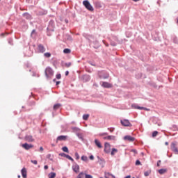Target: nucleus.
I'll use <instances>...</instances> for the list:
<instances>
[{"instance_id":"obj_43","label":"nucleus","mask_w":178,"mask_h":178,"mask_svg":"<svg viewBox=\"0 0 178 178\" xmlns=\"http://www.w3.org/2000/svg\"><path fill=\"white\" fill-rule=\"evenodd\" d=\"M44 56H45V58H51V53L49 52L44 53Z\"/></svg>"},{"instance_id":"obj_26","label":"nucleus","mask_w":178,"mask_h":178,"mask_svg":"<svg viewBox=\"0 0 178 178\" xmlns=\"http://www.w3.org/2000/svg\"><path fill=\"white\" fill-rule=\"evenodd\" d=\"M60 106H62V104L60 103H57L54 105L53 109H54V111H58V109H59V108H60Z\"/></svg>"},{"instance_id":"obj_27","label":"nucleus","mask_w":178,"mask_h":178,"mask_svg":"<svg viewBox=\"0 0 178 178\" xmlns=\"http://www.w3.org/2000/svg\"><path fill=\"white\" fill-rule=\"evenodd\" d=\"M146 70H147V72H153L154 71V67L151 66V65H147Z\"/></svg>"},{"instance_id":"obj_19","label":"nucleus","mask_w":178,"mask_h":178,"mask_svg":"<svg viewBox=\"0 0 178 178\" xmlns=\"http://www.w3.org/2000/svg\"><path fill=\"white\" fill-rule=\"evenodd\" d=\"M131 108L133 109H139L140 111H144V107L138 106L137 104H131Z\"/></svg>"},{"instance_id":"obj_46","label":"nucleus","mask_w":178,"mask_h":178,"mask_svg":"<svg viewBox=\"0 0 178 178\" xmlns=\"http://www.w3.org/2000/svg\"><path fill=\"white\" fill-rule=\"evenodd\" d=\"M56 78L57 79V80H60L62 79V74H57L56 75Z\"/></svg>"},{"instance_id":"obj_52","label":"nucleus","mask_w":178,"mask_h":178,"mask_svg":"<svg viewBox=\"0 0 178 178\" xmlns=\"http://www.w3.org/2000/svg\"><path fill=\"white\" fill-rule=\"evenodd\" d=\"M99 136H100V137H102L103 136H108V133L107 132L101 133L99 134Z\"/></svg>"},{"instance_id":"obj_42","label":"nucleus","mask_w":178,"mask_h":178,"mask_svg":"<svg viewBox=\"0 0 178 178\" xmlns=\"http://www.w3.org/2000/svg\"><path fill=\"white\" fill-rule=\"evenodd\" d=\"M135 165L136 166H140L141 165V161H140V160H136V162H135Z\"/></svg>"},{"instance_id":"obj_4","label":"nucleus","mask_w":178,"mask_h":178,"mask_svg":"<svg viewBox=\"0 0 178 178\" xmlns=\"http://www.w3.org/2000/svg\"><path fill=\"white\" fill-rule=\"evenodd\" d=\"M120 123H121L122 126H124V127H131V126H133V124H131L130 121H129V120H126V119L121 120Z\"/></svg>"},{"instance_id":"obj_23","label":"nucleus","mask_w":178,"mask_h":178,"mask_svg":"<svg viewBox=\"0 0 178 178\" xmlns=\"http://www.w3.org/2000/svg\"><path fill=\"white\" fill-rule=\"evenodd\" d=\"M115 138H116V136H111V135L104 137V140H109L113 141H115Z\"/></svg>"},{"instance_id":"obj_28","label":"nucleus","mask_w":178,"mask_h":178,"mask_svg":"<svg viewBox=\"0 0 178 178\" xmlns=\"http://www.w3.org/2000/svg\"><path fill=\"white\" fill-rule=\"evenodd\" d=\"M166 172H168V170L165 168H161L159 170V175H164V173H166Z\"/></svg>"},{"instance_id":"obj_17","label":"nucleus","mask_w":178,"mask_h":178,"mask_svg":"<svg viewBox=\"0 0 178 178\" xmlns=\"http://www.w3.org/2000/svg\"><path fill=\"white\" fill-rule=\"evenodd\" d=\"M38 49L40 54H44L46 51L45 47L42 44H38Z\"/></svg>"},{"instance_id":"obj_7","label":"nucleus","mask_w":178,"mask_h":178,"mask_svg":"<svg viewBox=\"0 0 178 178\" xmlns=\"http://www.w3.org/2000/svg\"><path fill=\"white\" fill-rule=\"evenodd\" d=\"M104 152L105 154H111V144L108 142L104 143Z\"/></svg>"},{"instance_id":"obj_36","label":"nucleus","mask_w":178,"mask_h":178,"mask_svg":"<svg viewBox=\"0 0 178 178\" xmlns=\"http://www.w3.org/2000/svg\"><path fill=\"white\" fill-rule=\"evenodd\" d=\"M95 5L96 8H102V5H101V3H99V2H95Z\"/></svg>"},{"instance_id":"obj_15","label":"nucleus","mask_w":178,"mask_h":178,"mask_svg":"<svg viewBox=\"0 0 178 178\" xmlns=\"http://www.w3.org/2000/svg\"><path fill=\"white\" fill-rule=\"evenodd\" d=\"M113 86L112 85V83H109L108 82H102V87H103L104 88H112Z\"/></svg>"},{"instance_id":"obj_61","label":"nucleus","mask_w":178,"mask_h":178,"mask_svg":"<svg viewBox=\"0 0 178 178\" xmlns=\"http://www.w3.org/2000/svg\"><path fill=\"white\" fill-rule=\"evenodd\" d=\"M103 43L104 44V45H106V47H109V44H108L106 41L103 40Z\"/></svg>"},{"instance_id":"obj_60","label":"nucleus","mask_w":178,"mask_h":178,"mask_svg":"<svg viewBox=\"0 0 178 178\" xmlns=\"http://www.w3.org/2000/svg\"><path fill=\"white\" fill-rule=\"evenodd\" d=\"M89 159H90V161H94V155H90Z\"/></svg>"},{"instance_id":"obj_24","label":"nucleus","mask_w":178,"mask_h":178,"mask_svg":"<svg viewBox=\"0 0 178 178\" xmlns=\"http://www.w3.org/2000/svg\"><path fill=\"white\" fill-rule=\"evenodd\" d=\"M93 48H95V49H98V48L101 47V44H99V42H98V40H95L93 42Z\"/></svg>"},{"instance_id":"obj_3","label":"nucleus","mask_w":178,"mask_h":178,"mask_svg":"<svg viewBox=\"0 0 178 178\" xmlns=\"http://www.w3.org/2000/svg\"><path fill=\"white\" fill-rule=\"evenodd\" d=\"M83 5L85 6L86 9L89 10V12H94V7L91 5L88 0H85L83 1Z\"/></svg>"},{"instance_id":"obj_32","label":"nucleus","mask_w":178,"mask_h":178,"mask_svg":"<svg viewBox=\"0 0 178 178\" xmlns=\"http://www.w3.org/2000/svg\"><path fill=\"white\" fill-rule=\"evenodd\" d=\"M62 151H63V152H67V154H69V148H67V146L63 147Z\"/></svg>"},{"instance_id":"obj_10","label":"nucleus","mask_w":178,"mask_h":178,"mask_svg":"<svg viewBox=\"0 0 178 178\" xmlns=\"http://www.w3.org/2000/svg\"><path fill=\"white\" fill-rule=\"evenodd\" d=\"M22 147L26 151H29V149H31V148H33L34 147V145H33L32 144H29L27 143H25L22 145Z\"/></svg>"},{"instance_id":"obj_25","label":"nucleus","mask_w":178,"mask_h":178,"mask_svg":"<svg viewBox=\"0 0 178 178\" xmlns=\"http://www.w3.org/2000/svg\"><path fill=\"white\" fill-rule=\"evenodd\" d=\"M95 144L98 148H102V145L98 139H95Z\"/></svg>"},{"instance_id":"obj_29","label":"nucleus","mask_w":178,"mask_h":178,"mask_svg":"<svg viewBox=\"0 0 178 178\" xmlns=\"http://www.w3.org/2000/svg\"><path fill=\"white\" fill-rule=\"evenodd\" d=\"M56 173L51 172L49 174V178H56Z\"/></svg>"},{"instance_id":"obj_44","label":"nucleus","mask_w":178,"mask_h":178,"mask_svg":"<svg viewBox=\"0 0 178 178\" xmlns=\"http://www.w3.org/2000/svg\"><path fill=\"white\" fill-rule=\"evenodd\" d=\"M98 163L99 165H102V163H105V159L104 158H102L99 161H98Z\"/></svg>"},{"instance_id":"obj_34","label":"nucleus","mask_w":178,"mask_h":178,"mask_svg":"<svg viewBox=\"0 0 178 178\" xmlns=\"http://www.w3.org/2000/svg\"><path fill=\"white\" fill-rule=\"evenodd\" d=\"M88 118H90V114H83V120H88Z\"/></svg>"},{"instance_id":"obj_21","label":"nucleus","mask_w":178,"mask_h":178,"mask_svg":"<svg viewBox=\"0 0 178 178\" xmlns=\"http://www.w3.org/2000/svg\"><path fill=\"white\" fill-rule=\"evenodd\" d=\"M76 136L78 137L79 140H81L82 143H84V141H86V139H84V136L83 133L80 132L79 134H76Z\"/></svg>"},{"instance_id":"obj_6","label":"nucleus","mask_w":178,"mask_h":178,"mask_svg":"<svg viewBox=\"0 0 178 178\" xmlns=\"http://www.w3.org/2000/svg\"><path fill=\"white\" fill-rule=\"evenodd\" d=\"M99 79H103L104 80L109 79V74L105 72H101L99 73Z\"/></svg>"},{"instance_id":"obj_39","label":"nucleus","mask_w":178,"mask_h":178,"mask_svg":"<svg viewBox=\"0 0 178 178\" xmlns=\"http://www.w3.org/2000/svg\"><path fill=\"white\" fill-rule=\"evenodd\" d=\"M158 131H154L153 132H152V136L153 137V138H155V137H156L157 136H158Z\"/></svg>"},{"instance_id":"obj_9","label":"nucleus","mask_w":178,"mask_h":178,"mask_svg":"<svg viewBox=\"0 0 178 178\" xmlns=\"http://www.w3.org/2000/svg\"><path fill=\"white\" fill-rule=\"evenodd\" d=\"M124 141H129V143H133L136 140V138L130 136V135H127L124 136Z\"/></svg>"},{"instance_id":"obj_12","label":"nucleus","mask_w":178,"mask_h":178,"mask_svg":"<svg viewBox=\"0 0 178 178\" xmlns=\"http://www.w3.org/2000/svg\"><path fill=\"white\" fill-rule=\"evenodd\" d=\"M22 17L26 19V20H33V15H31L29 13H24L22 14Z\"/></svg>"},{"instance_id":"obj_47","label":"nucleus","mask_w":178,"mask_h":178,"mask_svg":"<svg viewBox=\"0 0 178 178\" xmlns=\"http://www.w3.org/2000/svg\"><path fill=\"white\" fill-rule=\"evenodd\" d=\"M8 44H9L10 45H13V39L9 38V39H8Z\"/></svg>"},{"instance_id":"obj_51","label":"nucleus","mask_w":178,"mask_h":178,"mask_svg":"<svg viewBox=\"0 0 178 178\" xmlns=\"http://www.w3.org/2000/svg\"><path fill=\"white\" fill-rule=\"evenodd\" d=\"M65 66H66V67H70L72 66V63H65Z\"/></svg>"},{"instance_id":"obj_8","label":"nucleus","mask_w":178,"mask_h":178,"mask_svg":"<svg viewBox=\"0 0 178 178\" xmlns=\"http://www.w3.org/2000/svg\"><path fill=\"white\" fill-rule=\"evenodd\" d=\"M72 170L75 173H79V172H80V166L74 161L73 162Z\"/></svg>"},{"instance_id":"obj_45","label":"nucleus","mask_w":178,"mask_h":178,"mask_svg":"<svg viewBox=\"0 0 178 178\" xmlns=\"http://www.w3.org/2000/svg\"><path fill=\"white\" fill-rule=\"evenodd\" d=\"M151 173V171H146L144 172V176H145V177H148V176H149V174Z\"/></svg>"},{"instance_id":"obj_41","label":"nucleus","mask_w":178,"mask_h":178,"mask_svg":"<svg viewBox=\"0 0 178 178\" xmlns=\"http://www.w3.org/2000/svg\"><path fill=\"white\" fill-rule=\"evenodd\" d=\"M52 157V155H51V154H49L47 155V159H49V161H54V159L51 158Z\"/></svg>"},{"instance_id":"obj_53","label":"nucleus","mask_w":178,"mask_h":178,"mask_svg":"<svg viewBox=\"0 0 178 178\" xmlns=\"http://www.w3.org/2000/svg\"><path fill=\"white\" fill-rule=\"evenodd\" d=\"M88 63H89V65H91V66H97L95 63H94L92 61H88Z\"/></svg>"},{"instance_id":"obj_16","label":"nucleus","mask_w":178,"mask_h":178,"mask_svg":"<svg viewBox=\"0 0 178 178\" xmlns=\"http://www.w3.org/2000/svg\"><path fill=\"white\" fill-rule=\"evenodd\" d=\"M171 151H172V152H175L177 155H178V149L177 147H176V143H172L171 144Z\"/></svg>"},{"instance_id":"obj_35","label":"nucleus","mask_w":178,"mask_h":178,"mask_svg":"<svg viewBox=\"0 0 178 178\" xmlns=\"http://www.w3.org/2000/svg\"><path fill=\"white\" fill-rule=\"evenodd\" d=\"M70 52H72V50H70V49L66 48V49H63V53L64 54H70Z\"/></svg>"},{"instance_id":"obj_63","label":"nucleus","mask_w":178,"mask_h":178,"mask_svg":"<svg viewBox=\"0 0 178 178\" xmlns=\"http://www.w3.org/2000/svg\"><path fill=\"white\" fill-rule=\"evenodd\" d=\"M48 165H45L44 166V170H47V169H48Z\"/></svg>"},{"instance_id":"obj_30","label":"nucleus","mask_w":178,"mask_h":178,"mask_svg":"<svg viewBox=\"0 0 178 178\" xmlns=\"http://www.w3.org/2000/svg\"><path fill=\"white\" fill-rule=\"evenodd\" d=\"M116 153H118V149H116V148H113V149H111V155L112 156H113V155H115V154H116Z\"/></svg>"},{"instance_id":"obj_11","label":"nucleus","mask_w":178,"mask_h":178,"mask_svg":"<svg viewBox=\"0 0 178 178\" xmlns=\"http://www.w3.org/2000/svg\"><path fill=\"white\" fill-rule=\"evenodd\" d=\"M67 136L65 135H60L58 136L56 141V144H58V141H66V140H67Z\"/></svg>"},{"instance_id":"obj_59","label":"nucleus","mask_w":178,"mask_h":178,"mask_svg":"<svg viewBox=\"0 0 178 178\" xmlns=\"http://www.w3.org/2000/svg\"><path fill=\"white\" fill-rule=\"evenodd\" d=\"M152 87H154V88H156L158 87V85H156V83H152Z\"/></svg>"},{"instance_id":"obj_13","label":"nucleus","mask_w":178,"mask_h":178,"mask_svg":"<svg viewBox=\"0 0 178 178\" xmlns=\"http://www.w3.org/2000/svg\"><path fill=\"white\" fill-rule=\"evenodd\" d=\"M72 133H74V134H79L80 131H81V129L77 127H71Z\"/></svg>"},{"instance_id":"obj_2","label":"nucleus","mask_w":178,"mask_h":178,"mask_svg":"<svg viewBox=\"0 0 178 178\" xmlns=\"http://www.w3.org/2000/svg\"><path fill=\"white\" fill-rule=\"evenodd\" d=\"M44 74H45V76L47 77V79H51V77H52V76H54V70H52V68H51V67H47L45 69Z\"/></svg>"},{"instance_id":"obj_64","label":"nucleus","mask_w":178,"mask_h":178,"mask_svg":"<svg viewBox=\"0 0 178 178\" xmlns=\"http://www.w3.org/2000/svg\"><path fill=\"white\" fill-rule=\"evenodd\" d=\"M159 163H161V160H159V161H157L156 166H160V164H159Z\"/></svg>"},{"instance_id":"obj_37","label":"nucleus","mask_w":178,"mask_h":178,"mask_svg":"<svg viewBox=\"0 0 178 178\" xmlns=\"http://www.w3.org/2000/svg\"><path fill=\"white\" fill-rule=\"evenodd\" d=\"M65 158H67V159H69V161H72V162H74V159L72 156H70V155L69 154H67Z\"/></svg>"},{"instance_id":"obj_1","label":"nucleus","mask_w":178,"mask_h":178,"mask_svg":"<svg viewBox=\"0 0 178 178\" xmlns=\"http://www.w3.org/2000/svg\"><path fill=\"white\" fill-rule=\"evenodd\" d=\"M55 31V21L53 19L49 22V25L47 28V35L48 37H51V32Z\"/></svg>"},{"instance_id":"obj_49","label":"nucleus","mask_w":178,"mask_h":178,"mask_svg":"<svg viewBox=\"0 0 178 178\" xmlns=\"http://www.w3.org/2000/svg\"><path fill=\"white\" fill-rule=\"evenodd\" d=\"M85 178H93L92 175L85 173Z\"/></svg>"},{"instance_id":"obj_18","label":"nucleus","mask_w":178,"mask_h":178,"mask_svg":"<svg viewBox=\"0 0 178 178\" xmlns=\"http://www.w3.org/2000/svg\"><path fill=\"white\" fill-rule=\"evenodd\" d=\"M21 175L23 178H27V169H26V168L24 167L21 170Z\"/></svg>"},{"instance_id":"obj_50","label":"nucleus","mask_w":178,"mask_h":178,"mask_svg":"<svg viewBox=\"0 0 178 178\" xmlns=\"http://www.w3.org/2000/svg\"><path fill=\"white\" fill-rule=\"evenodd\" d=\"M75 158L76 160L80 159V155L79 154L78 152H75Z\"/></svg>"},{"instance_id":"obj_48","label":"nucleus","mask_w":178,"mask_h":178,"mask_svg":"<svg viewBox=\"0 0 178 178\" xmlns=\"http://www.w3.org/2000/svg\"><path fill=\"white\" fill-rule=\"evenodd\" d=\"M59 156H63V158H66L67 155L66 153H60Z\"/></svg>"},{"instance_id":"obj_5","label":"nucleus","mask_w":178,"mask_h":178,"mask_svg":"<svg viewBox=\"0 0 178 178\" xmlns=\"http://www.w3.org/2000/svg\"><path fill=\"white\" fill-rule=\"evenodd\" d=\"M83 37H84L86 40H88L89 44H91V40H94V35H90L88 33H83Z\"/></svg>"},{"instance_id":"obj_57","label":"nucleus","mask_w":178,"mask_h":178,"mask_svg":"<svg viewBox=\"0 0 178 178\" xmlns=\"http://www.w3.org/2000/svg\"><path fill=\"white\" fill-rule=\"evenodd\" d=\"M108 130H109L110 133H113L115 128H108Z\"/></svg>"},{"instance_id":"obj_40","label":"nucleus","mask_w":178,"mask_h":178,"mask_svg":"<svg viewBox=\"0 0 178 178\" xmlns=\"http://www.w3.org/2000/svg\"><path fill=\"white\" fill-rule=\"evenodd\" d=\"M172 41H173V43H174V44H178L177 37L174 36V37L172 38Z\"/></svg>"},{"instance_id":"obj_62","label":"nucleus","mask_w":178,"mask_h":178,"mask_svg":"<svg viewBox=\"0 0 178 178\" xmlns=\"http://www.w3.org/2000/svg\"><path fill=\"white\" fill-rule=\"evenodd\" d=\"M60 84V81H56V86H59Z\"/></svg>"},{"instance_id":"obj_55","label":"nucleus","mask_w":178,"mask_h":178,"mask_svg":"<svg viewBox=\"0 0 178 178\" xmlns=\"http://www.w3.org/2000/svg\"><path fill=\"white\" fill-rule=\"evenodd\" d=\"M131 152H134V154H136L138 153L136 149H131Z\"/></svg>"},{"instance_id":"obj_38","label":"nucleus","mask_w":178,"mask_h":178,"mask_svg":"<svg viewBox=\"0 0 178 178\" xmlns=\"http://www.w3.org/2000/svg\"><path fill=\"white\" fill-rule=\"evenodd\" d=\"M136 77L137 79H141V77H143V73H141V72L137 73V74H136Z\"/></svg>"},{"instance_id":"obj_22","label":"nucleus","mask_w":178,"mask_h":178,"mask_svg":"<svg viewBox=\"0 0 178 178\" xmlns=\"http://www.w3.org/2000/svg\"><path fill=\"white\" fill-rule=\"evenodd\" d=\"M25 141H28V143H33V141H34V139H33V136L26 135L25 136Z\"/></svg>"},{"instance_id":"obj_54","label":"nucleus","mask_w":178,"mask_h":178,"mask_svg":"<svg viewBox=\"0 0 178 178\" xmlns=\"http://www.w3.org/2000/svg\"><path fill=\"white\" fill-rule=\"evenodd\" d=\"M111 45L112 47H116V45H118L114 41H111Z\"/></svg>"},{"instance_id":"obj_14","label":"nucleus","mask_w":178,"mask_h":178,"mask_svg":"<svg viewBox=\"0 0 178 178\" xmlns=\"http://www.w3.org/2000/svg\"><path fill=\"white\" fill-rule=\"evenodd\" d=\"M82 80L83 83H87L91 80V76L87 74L83 75Z\"/></svg>"},{"instance_id":"obj_58","label":"nucleus","mask_w":178,"mask_h":178,"mask_svg":"<svg viewBox=\"0 0 178 178\" xmlns=\"http://www.w3.org/2000/svg\"><path fill=\"white\" fill-rule=\"evenodd\" d=\"M108 176H111V177L113 178H116V177L115 175H113V174H111L110 172H107Z\"/></svg>"},{"instance_id":"obj_56","label":"nucleus","mask_w":178,"mask_h":178,"mask_svg":"<svg viewBox=\"0 0 178 178\" xmlns=\"http://www.w3.org/2000/svg\"><path fill=\"white\" fill-rule=\"evenodd\" d=\"M31 163H33L34 165H37V163H38L37 160H31Z\"/></svg>"},{"instance_id":"obj_31","label":"nucleus","mask_w":178,"mask_h":178,"mask_svg":"<svg viewBox=\"0 0 178 178\" xmlns=\"http://www.w3.org/2000/svg\"><path fill=\"white\" fill-rule=\"evenodd\" d=\"M85 175H86V173L81 172H80V173L77 175L76 178H84V176H85Z\"/></svg>"},{"instance_id":"obj_33","label":"nucleus","mask_w":178,"mask_h":178,"mask_svg":"<svg viewBox=\"0 0 178 178\" xmlns=\"http://www.w3.org/2000/svg\"><path fill=\"white\" fill-rule=\"evenodd\" d=\"M81 161H83V162H87L88 161V158L87 157V156L83 155L81 157Z\"/></svg>"},{"instance_id":"obj_20","label":"nucleus","mask_w":178,"mask_h":178,"mask_svg":"<svg viewBox=\"0 0 178 178\" xmlns=\"http://www.w3.org/2000/svg\"><path fill=\"white\" fill-rule=\"evenodd\" d=\"M48 14V10H40L38 12V16H45V15Z\"/></svg>"}]
</instances>
